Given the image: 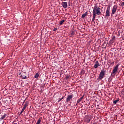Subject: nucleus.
<instances>
[{"mask_svg":"<svg viewBox=\"0 0 124 124\" xmlns=\"http://www.w3.org/2000/svg\"><path fill=\"white\" fill-rule=\"evenodd\" d=\"M101 8L97 7V6L95 5L94 7L93 11V18L92 22H94L95 21V18L96 17L97 15H101Z\"/></svg>","mask_w":124,"mask_h":124,"instance_id":"obj_1","label":"nucleus"},{"mask_svg":"<svg viewBox=\"0 0 124 124\" xmlns=\"http://www.w3.org/2000/svg\"><path fill=\"white\" fill-rule=\"evenodd\" d=\"M105 72H106V70L104 69L101 70V72L98 78V80H100V81H101V80H102L103 78H104V75H105Z\"/></svg>","mask_w":124,"mask_h":124,"instance_id":"obj_2","label":"nucleus"},{"mask_svg":"<svg viewBox=\"0 0 124 124\" xmlns=\"http://www.w3.org/2000/svg\"><path fill=\"white\" fill-rule=\"evenodd\" d=\"M110 8H111V6L108 5L106 11L105 15V17H107V18H109L110 17Z\"/></svg>","mask_w":124,"mask_h":124,"instance_id":"obj_3","label":"nucleus"},{"mask_svg":"<svg viewBox=\"0 0 124 124\" xmlns=\"http://www.w3.org/2000/svg\"><path fill=\"white\" fill-rule=\"evenodd\" d=\"M118 68H119V64H117L116 65V66H115L113 68V70L111 73V76H112V77H114V76H115V75H116V74L117 73V71H118Z\"/></svg>","mask_w":124,"mask_h":124,"instance_id":"obj_4","label":"nucleus"},{"mask_svg":"<svg viewBox=\"0 0 124 124\" xmlns=\"http://www.w3.org/2000/svg\"><path fill=\"white\" fill-rule=\"evenodd\" d=\"M72 98H73V94L68 95L67 97L66 102L67 103L70 102V101L72 100Z\"/></svg>","mask_w":124,"mask_h":124,"instance_id":"obj_5","label":"nucleus"},{"mask_svg":"<svg viewBox=\"0 0 124 124\" xmlns=\"http://www.w3.org/2000/svg\"><path fill=\"white\" fill-rule=\"evenodd\" d=\"M28 105H29V102L26 101L24 105V107L22 108V109L20 112V115H21V114H23V112H24V111H25V109L27 108V106H28Z\"/></svg>","mask_w":124,"mask_h":124,"instance_id":"obj_6","label":"nucleus"},{"mask_svg":"<svg viewBox=\"0 0 124 124\" xmlns=\"http://www.w3.org/2000/svg\"><path fill=\"white\" fill-rule=\"evenodd\" d=\"M93 117L91 115L85 116V122L86 123H89V122H91Z\"/></svg>","mask_w":124,"mask_h":124,"instance_id":"obj_7","label":"nucleus"},{"mask_svg":"<svg viewBox=\"0 0 124 124\" xmlns=\"http://www.w3.org/2000/svg\"><path fill=\"white\" fill-rule=\"evenodd\" d=\"M117 8H118V6L114 5L113 6L112 12H111V15H114V14L116 13L117 11Z\"/></svg>","mask_w":124,"mask_h":124,"instance_id":"obj_8","label":"nucleus"},{"mask_svg":"<svg viewBox=\"0 0 124 124\" xmlns=\"http://www.w3.org/2000/svg\"><path fill=\"white\" fill-rule=\"evenodd\" d=\"M20 77L22 79H28V77L26 76V74L25 73H23L21 75Z\"/></svg>","mask_w":124,"mask_h":124,"instance_id":"obj_9","label":"nucleus"},{"mask_svg":"<svg viewBox=\"0 0 124 124\" xmlns=\"http://www.w3.org/2000/svg\"><path fill=\"white\" fill-rule=\"evenodd\" d=\"M115 39H116V37L114 36L109 41V44L111 45L115 42Z\"/></svg>","mask_w":124,"mask_h":124,"instance_id":"obj_10","label":"nucleus"},{"mask_svg":"<svg viewBox=\"0 0 124 124\" xmlns=\"http://www.w3.org/2000/svg\"><path fill=\"white\" fill-rule=\"evenodd\" d=\"M61 5L63 7V8H67V2H62Z\"/></svg>","mask_w":124,"mask_h":124,"instance_id":"obj_11","label":"nucleus"},{"mask_svg":"<svg viewBox=\"0 0 124 124\" xmlns=\"http://www.w3.org/2000/svg\"><path fill=\"white\" fill-rule=\"evenodd\" d=\"M98 66H100V65H99V62H98V61H96L95 62V64L94 65V68H97Z\"/></svg>","mask_w":124,"mask_h":124,"instance_id":"obj_12","label":"nucleus"},{"mask_svg":"<svg viewBox=\"0 0 124 124\" xmlns=\"http://www.w3.org/2000/svg\"><path fill=\"white\" fill-rule=\"evenodd\" d=\"M6 116H7L6 114H5L4 115H2V117L0 118V121H2V120H4V119L6 118Z\"/></svg>","mask_w":124,"mask_h":124,"instance_id":"obj_13","label":"nucleus"},{"mask_svg":"<svg viewBox=\"0 0 124 124\" xmlns=\"http://www.w3.org/2000/svg\"><path fill=\"white\" fill-rule=\"evenodd\" d=\"M87 12H85V13H84L83 14H82L81 18H82L83 19H84V18H85L86 17H87Z\"/></svg>","mask_w":124,"mask_h":124,"instance_id":"obj_14","label":"nucleus"},{"mask_svg":"<svg viewBox=\"0 0 124 124\" xmlns=\"http://www.w3.org/2000/svg\"><path fill=\"white\" fill-rule=\"evenodd\" d=\"M74 34H75V32H74V31H71L70 37H72V36H73V35H74Z\"/></svg>","mask_w":124,"mask_h":124,"instance_id":"obj_15","label":"nucleus"},{"mask_svg":"<svg viewBox=\"0 0 124 124\" xmlns=\"http://www.w3.org/2000/svg\"><path fill=\"white\" fill-rule=\"evenodd\" d=\"M84 96H85V95H83L79 99H78V103H79V102H81V101H82V100L83 99V98H84Z\"/></svg>","mask_w":124,"mask_h":124,"instance_id":"obj_16","label":"nucleus"},{"mask_svg":"<svg viewBox=\"0 0 124 124\" xmlns=\"http://www.w3.org/2000/svg\"><path fill=\"white\" fill-rule=\"evenodd\" d=\"M64 99V96H62V98H58V101H57V102H60V101L62 100V99Z\"/></svg>","mask_w":124,"mask_h":124,"instance_id":"obj_17","label":"nucleus"},{"mask_svg":"<svg viewBox=\"0 0 124 124\" xmlns=\"http://www.w3.org/2000/svg\"><path fill=\"white\" fill-rule=\"evenodd\" d=\"M41 122V119L39 118L36 124H40V123Z\"/></svg>","mask_w":124,"mask_h":124,"instance_id":"obj_18","label":"nucleus"},{"mask_svg":"<svg viewBox=\"0 0 124 124\" xmlns=\"http://www.w3.org/2000/svg\"><path fill=\"white\" fill-rule=\"evenodd\" d=\"M35 78H38L39 77V74L38 73H37L35 76H34Z\"/></svg>","mask_w":124,"mask_h":124,"instance_id":"obj_19","label":"nucleus"},{"mask_svg":"<svg viewBox=\"0 0 124 124\" xmlns=\"http://www.w3.org/2000/svg\"><path fill=\"white\" fill-rule=\"evenodd\" d=\"M65 22V20H62L60 22L59 24L62 25V24H63V23H64Z\"/></svg>","mask_w":124,"mask_h":124,"instance_id":"obj_20","label":"nucleus"},{"mask_svg":"<svg viewBox=\"0 0 124 124\" xmlns=\"http://www.w3.org/2000/svg\"><path fill=\"white\" fill-rule=\"evenodd\" d=\"M121 4H119L120 6H122V7H124V2H121Z\"/></svg>","mask_w":124,"mask_h":124,"instance_id":"obj_21","label":"nucleus"},{"mask_svg":"<svg viewBox=\"0 0 124 124\" xmlns=\"http://www.w3.org/2000/svg\"><path fill=\"white\" fill-rule=\"evenodd\" d=\"M118 101H119V99L114 100V101H113L114 104H117V103H118Z\"/></svg>","mask_w":124,"mask_h":124,"instance_id":"obj_22","label":"nucleus"},{"mask_svg":"<svg viewBox=\"0 0 124 124\" xmlns=\"http://www.w3.org/2000/svg\"><path fill=\"white\" fill-rule=\"evenodd\" d=\"M81 74H85V70H84L83 69H82L80 72Z\"/></svg>","mask_w":124,"mask_h":124,"instance_id":"obj_23","label":"nucleus"},{"mask_svg":"<svg viewBox=\"0 0 124 124\" xmlns=\"http://www.w3.org/2000/svg\"><path fill=\"white\" fill-rule=\"evenodd\" d=\"M70 76H68V75H67L66 77H65V79H66V80H67L68 79H69L70 78Z\"/></svg>","mask_w":124,"mask_h":124,"instance_id":"obj_24","label":"nucleus"},{"mask_svg":"<svg viewBox=\"0 0 124 124\" xmlns=\"http://www.w3.org/2000/svg\"><path fill=\"white\" fill-rule=\"evenodd\" d=\"M62 74H63V71L61 70V71H60V75H62Z\"/></svg>","mask_w":124,"mask_h":124,"instance_id":"obj_25","label":"nucleus"},{"mask_svg":"<svg viewBox=\"0 0 124 124\" xmlns=\"http://www.w3.org/2000/svg\"><path fill=\"white\" fill-rule=\"evenodd\" d=\"M57 30H58V28H54L53 29V31H57Z\"/></svg>","mask_w":124,"mask_h":124,"instance_id":"obj_26","label":"nucleus"},{"mask_svg":"<svg viewBox=\"0 0 124 124\" xmlns=\"http://www.w3.org/2000/svg\"><path fill=\"white\" fill-rule=\"evenodd\" d=\"M114 62H112L110 65H109V66H111V65H112V64H114Z\"/></svg>","mask_w":124,"mask_h":124,"instance_id":"obj_27","label":"nucleus"},{"mask_svg":"<svg viewBox=\"0 0 124 124\" xmlns=\"http://www.w3.org/2000/svg\"><path fill=\"white\" fill-rule=\"evenodd\" d=\"M122 93H124V88L122 90Z\"/></svg>","mask_w":124,"mask_h":124,"instance_id":"obj_28","label":"nucleus"},{"mask_svg":"<svg viewBox=\"0 0 124 124\" xmlns=\"http://www.w3.org/2000/svg\"><path fill=\"white\" fill-rule=\"evenodd\" d=\"M105 43H108V41H105L104 44H105Z\"/></svg>","mask_w":124,"mask_h":124,"instance_id":"obj_29","label":"nucleus"},{"mask_svg":"<svg viewBox=\"0 0 124 124\" xmlns=\"http://www.w3.org/2000/svg\"><path fill=\"white\" fill-rule=\"evenodd\" d=\"M109 82H112V79H109Z\"/></svg>","mask_w":124,"mask_h":124,"instance_id":"obj_30","label":"nucleus"},{"mask_svg":"<svg viewBox=\"0 0 124 124\" xmlns=\"http://www.w3.org/2000/svg\"><path fill=\"white\" fill-rule=\"evenodd\" d=\"M68 4H69V6H70V3H69Z\"/></svg>","mask_w":124,"mask_h":124,"instance_id":"obj_31","label":"nucleus"},{"mask_svg":"<svg viewBox=\"0 0 124 124\" xmlns=\"http://www.w3.org/2000/svg\"><path fill=\"white\" fill-rule=\"evenodd\" d=\"M78 103V102H77L76 105H77Z\"/></svg>","mask_w":124,"mask_h":124,"instance_id":"obj_32","label":"nucleus"},{"mask_svg":"<svg viewBox=\"0 0 124 124\" xmlns=\"http://www.w3.org/2000/svg\"><path fill=\"white\" fill-rule=\"evenodd\" d=\"M108 65H109V64H108Z\"/></svg>","mask_w":124,"mask_h":124,"instance_id":"obj_33","label":"nucleus"},{"mask_svg":"<svg viewBox=\"0 0 124 124\" xmlns=\"http://www.w3.org/2000/svg\"><path fill=\"white\" fill-rule=\"evenodd\" d=\"M15 124H17V123H15Z\"/></svg>","mask_w":124,"mask_h":124,"instance_id":"obj_34","label":"nucleus"},{"mask_svg":"<svg viewBox=\"0 0 124 124\" xmlns=\"http://www.w3.org/2000/svg\"><path fill=\"white\" fill-rule=\"evenodd\" d=\"M122 1H124V0H122Z\"/></svg>","mask_w":124,"mask_h":124,"instance_id":"obj_35","label":"nucleus"}]
</instances>
